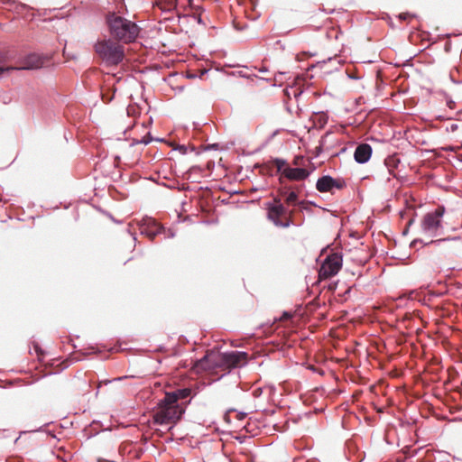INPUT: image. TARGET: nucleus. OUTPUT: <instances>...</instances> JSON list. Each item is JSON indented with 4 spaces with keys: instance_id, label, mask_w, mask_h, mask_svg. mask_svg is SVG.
I'll list each match as a JSON object with an SVG mask.
<instances>
[{
    "instance_id": "nucleus-7",
    "label": "nucleus",
    "mask_w": 462,
    "mask_h": 462,
    "mask_svg": "<svg viewBox=\"0 0 462 462\" xmlns=\"http://www.w3.org/2000/svg\"><path fill=\"white\" fill-rule=\"evenodd\" d=\"M288 213V209L282 204L281 200L277 199L267 207L268 218L279 227H289L291 226V222L290 219L286 221L281 220V218L285 217ZM290 214H291V211H290Z\"/></svg>"
},
{
    "instance_id": "nucleus-8",
    "label": "nucleus",
    "mask_w": 462,
    "mask_h": 462,
    "mask_svg": "<svg viewBox=\"0 0 462 462\" xmlns=\"http://www.w3.org/2000/svg\"><path fill=\"white\" fill-rule=\"evenodd\" d=\"M45 63V59L36 53H32L26 56L18 67L5 66L0 60V76L5 71L19 70V69H36L42 68Z\"/></svg>"
},
{
    "instance_id": "nucleus-2",
    "label": "nucleus",
    "mask_w": 462,
    "mask_h": 462,
    "mask_svg": "<svg viewBox=\"0 0 462 462\" xmlns=\"http://www.w3.org/2000/svg\"><path fill=\"white\" fill-rule=\"evenodd\" d=\"M247 353L242 351H232L229 353L210 352L203 358L196 362L197 369L210 370L218 366L231 369L244 365L246 363Z\"/></svg>"
},
{
    "instance_id": "nucleus-5",
    "label": "nucleus",
    "mask_w": 462,
    "mask_h": 462,
    "mask_svg": "<svg viewBox=\"0 0 462 462\" xmlns=\"http://www.w3.org/2000/svg\"><path fill=\"white\" fill-rule=\"evenodd\" d=\"M445 208L439 206L434 211L427 213L420 223L422 233L428 237H436L444 234L442 217Z\"/></svg>"
},
{
    "instance_id": "nucleus-23",
    "label": "nucleus",
    "mask_w": 462,
    "mask_h": 462,
    "mask_svg": "<svg viewBox=\"0 0 462 462\" xmlns=\"http://www.w3.org/2000/svg\"><path fill=\"white\" fill-rule=\"evenodd\" d=\"M291 317V314L289 313V312H284L283 315H282V319H288Z\"/></svg>"
},
{
    "instance_id": "nucleus-27",
    "label": "nucleus",
    "mask_w": 462,
    "mask_h": 462,
    "mask_svg": "<svg viewBox=\"0 0 462 462\" xmlns=\"http://www.w3.org/2000/svg\"><path fill=\"white\" fill-rule=\"evenodd\" d=\"M402 19H406V14H401L400 16Z\"/></svg>"
},
{
    "instance_id": "nucleus-16",
    "label": "nucleus",
    "mask_w": 462,
    "mask_h": 462,
    "mask_svg": "<svg viewBox=\"0 0 462 462\" xmlns=\"http://www.w3.org/2000/svg\"><path fill=\"white\" fill-rule=\"evenodd\" d=\"M0 3L3 5H10V10L16 12L17 14H22L23 11L29 9V7L26 5L16 3L14 1L0 0Z\"/></svg>"
},
{
    "instance_id": "nucleus-15",
    "label": "nucleus",
    "mask_w": 462,
    "mask_h": 462,
    "mask_svg": "<svg viewBox=\"0 0 462 462\" xmlns=\"http://www.w3.org/2000/svg\"><path fill=\"white\" fill-rule=\"evenodd\" d=\"M155 5L162 12H171L177 6V0H155Z\"/></svg>"
},
{
    "instance_id": "nucleus-19",
    "label": "nucleus",
    "mask_w": 462,
    "mask_h": 462,
    "mask_svg": "<svg viewBox=\"0 0 462 462\" xmlns=\"http://www.w3.org/2000/svg\"><path fill=\"white\" fill-rule=\"evenodd\" d=\"M303 160H304V158H303V157H301V156H297V157H295V158H294V160H293V164H294L295 166H300V165L301 164V162H302Z\"/></svg>"
},
{
    "instance_id": "nucleus-20",
    "label": "nucleus",
    "mask_w": 462,
    "mask_h": 462,
    "mask_svg": "<svg viewBox=\"0 0 462 462\" xmlns=\"http://www.w3.org/2000/svg\"><path fill=\"white\" fill-rule=\"evenodd\" d=\"M458 125L457 124H451L450 126L448 128V130H450L451 132H455L457 130Z\"/></svg>"
},
{
    "instance_id": "nucleus-1",
    "label": "nucleus",
    "mask_w": 462,
    "mask_h": 462,
    "mask_svg": "<svg viewBox=\"0 0 462 462\" xmlns=\"http://www.w3.org/2000/svg\"><path fill=\"white\" fill-rule=\"evenodd\" d=\"M106 23L110 36L123 44L134 42L141 32V28L134 22L116 13H109Z\"/></svg>"
},
{
    "instance_id": "nucleus-17",
    "label": "nucleus",
    "mask_w": 462,
    "mask_h": 462,
    "mask_svg": "<svg viewBox=\"0 0 462 462\" xmlns=\"http://www.w3.org/2000/svg\"><path fill=\"white\" fill-rule=\"evenodd\" d=\"M282 194L286 196L285 201L287 204L295 205L297 203L298 195L296 192L291 191L287 193L285 191H282Z\"/></svg>"
},
{
    "instance_id": "nucleus-3",
    "label": "nucleus",
    "mask_w": 462,
    "mask_h": 462,
    "mask_svg": "<svg viewBox=\"0 0 462 462\" xmlns=\"http://www.w3.org/2000/svg\"><path fill=\"white\" fill-rule=\"evenodd\" d=\"M93 48L97 58L107 67L117 66L125 58V50L123 43L112 37L98 39Z\"/></svg>"
},
{
    "instance_id": "nucleus-18",
    "label": "nucleus",
    "mask_w": 462,
    "mask_h": 462,
    "mask_svg": "<svg viewBox=\"0 0 462 462\" xmlns=\"http://www.w3.org/2000/svg\"><path fill=\"white\" fill-rule=\"evenodd\" d=\"M152 141V137L148 134L147 136H144L143 139L141 140H137L135 141L134 143H143V144H148L150 143Z\"/></svg>"
},
{
    "instance_id": "nucleus-10",
    "label": "nucleus",
    "mask_w": 462,
    "mask_h": 462,
    "mask_svg": "<svg viewBox=\"0 0 462 462\" xmlns=\"http://www.w3.org/2000/svg\"><path fill=\"white\" fill-rule=\"evenodd\" d=\"M346 187V182L342 179H334L329 175L319 178L316 183V189L319 192H331L333 189H342Z\"/></svg>"
},
{
    "instance_id": "nucleus-12",
    "label": "nucleus",
    "mask_w": 462,
    "mask_h": 462,
    "mask_svg": "<svg viewBox=\"0 0 462 462\" xmlns=\"http://www.w3.org/2000/svg\"><path fill=\"white\" fill-rule=\"evenodd\" d=\"M372 147L368 143L359 144L354 152L355 161L357 163L363 164L367 162L372 156Z\"/></svg>"
},
{
    "instance_id": "nucleus-26",
    "label": "nucleus",
    "mask_w": 462,
    "mask_h": 462,
    "mask_svg": "<svg viewBox=\"0 0 462 462\" xmlns=\"http://www.w3.org/2000/svg\"><path fill=\"white\" fill-rule=\"evenodd\" d=\"M259 71L260 72H265V71H267V69H266V68L263 67V68L259 69Z\"/></svg>"
},
{
    "instance_id": "nucleus-14",
    "label": "nucleus",
    "mask_w": 462,
    "mask_h": 462,
    "mask_svg": "<svg viewBox=\"0 0 462 462\" xmlns=\"http://www.w3.org/2000/svg\"><path fill=\"white\" fill-rule=\"evenodd\" d=\"M116 93V88L113 87V84L106 82V85L101 89V97L105 103H109L113 100Z\"/></svg>"
},
{
    "instance_id": "nucleus-24",
    "label": "nucleus",
    "mask_w": 462,
    "mask_h": 462,
    "mask_svg": "<svg viewBox=\"0 0 462 462\" xmlns=\"http://www.w3.org/2000/svg\"><path fill=\"white\" fill-rule=\"evenodd\" d=\"M166 236H168V237H173V236H174V234H173L171 230H168V234L166 235Z\"/></svg>"
},
{
    "instance_id": "nucleus-21",
    "label": "nucleus",
    "mask_w": 462,
    "mask_h": 462,
    "mask_svg": "<svg viewBox=\"0 0 462 462\" xmlns=\"http://www.w3.org/2000/svg\"><path fill=\"white\" fill-rule=\"evenodd\" d=\"M447 241H448L447 239H439V240H431L430 243V244H440V243H445Z\"/></svg>"
},
{
    "instance_id": "nucleus-13",
    "label": "nucleus",
    "mask_w": 462,
    "mask_h": 462,
    "mask_svg": "<svg viewBox=\"0 0 462 462\" xmlns=\"http://www.w3.org/2000/svg\"><path fill=\"white\" fill-rule=\"evenodd\" d=\"M191 394L189 388L177 389L176 391L166 393L167 401L174 403H180V401L185 400Z\"/></svg>"
},
{
    "instance_id": "nucleus-25",
    "label": "nucleus",
    "mask_w": 462,
    "mask_h": 462,
    "mask_svg": "<svg viewBox=\"0 0 462 462\" xmlns=\"http://www.w3.org/2000/svg\"><path fill=\"white\" fill-rule=\"evenodd\" d=\"M245 417V413H239L238 414V419L239 420H243Z\"/></svg>"
},
{
    "instance_id": "nucleus-22",
    "label": "nucleus",
    "mask_w": 462,
    "mask_h": 462,
    "mask_svg": "<svg viewBox=\"0 0 462 462\" xmlns=\"http://www.w3.org/2000/svg\"><path fill=\"white\" fill-rule=\"evenodd\" d=\"M447 105H448V106L449 108L453 109V108H454V106H455V102H454V101H452V100H448V101L447 102Z\"/></svg>"
},
{
    "instance_id": "nucleus-6",
    "label": "nucleus",
    "mask_w": 462,
    "mask_h": 462,
    "mask_svg": "<svg viewBox=\"0 0 462 462\" xmlns=\"http://www.w3.org/2000/svg\"><path fill=\"white\" fill-rule=\"evenodd\" d=\"M273 162L277 168V171L290 180H303L310 176L308 170L300 167L291 168L288 166L287 162L283 159L275 158Z\"/></svg>"
},
{
    "instance_id": "nucleus-11",
    "label": "nucleus",
    "mask_w": 462,
    "mask_h": 462,
    "mask_svg": "<svg viewBox=\"0 0 462 462\" xmlns=\"http://www.w3.org/2000/svg\"><path fill=\"white\" fill-rule=\"evenodd\" d=\"M140 230L142 235L148 236L152 240L157 235L164 232L163 228L153 218L150 217L143 220Z\"/></svg>"
},
{
    "instance_id": "nucleus-9",
    "label": "nucleus",
    "mask_w": 462,
    "mask_h": 462,
    "mask_svg": "<svg viewBox=\"0 0 462 462\" xmlns=\"http://www.w3.org/2000/svg\"><path fill=\"white\" fill-rule=\"evenodd\" d=\"M342 267V257L337 254L328 255L320 266L319 276L320 279H328L336 275Z\"/></svg>"
},
{
    "instance_id": "nucleus-4",
    "label": "nucleus",
    "mask_w": 462,
    "mask_h": 462,
    "mask_svg": "<svg viewBox=\"0 0 462 462\" xmlns=\"http://www.w3.org/2000/svg\"><path fill=\"white\" fill-rule=\"evenodd\" d=\"M185 412L183 403H174L167 401V396L162 399L153 411L152 419L158 425H174Z\"/></svg>"
}]
</instances>
